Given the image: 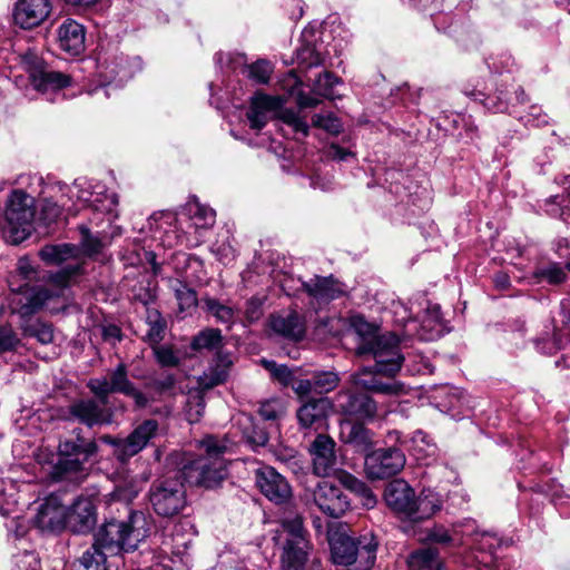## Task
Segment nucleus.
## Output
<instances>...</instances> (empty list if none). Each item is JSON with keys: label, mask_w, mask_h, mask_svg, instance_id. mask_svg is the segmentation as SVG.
I'll return each mask as SVG.
<instances>
[{"label": "nucleus", "mask_w": 570, "mask_h": 570, "mask_svg": "<svg viewBox=\"0 0 570 570\" xmlns=\"http://www.w3.org/2000/svg\"><path fill=\"white\" fill-rule=\"evenodd\" d=\"M80 271L79 263H71L50 276L52 289L45 286L29 287L28 282L37 277V271L28 257H21L18 261L17 272L8 279L11 292L18 294L13 299L17 305L14 311L22 317L37 313L49 301L60 297L70 285L71 278L80 274Z\"/></svg>", "instance_id": "nucleus-1"}, {"label": "nucleus", "mask_w": 570, "mask_h": 570, "mask_svg": "<svg viewBox=\"0 0 570 570\" xmlns=\"http://www.w3.org/2000/svg\"><path fill=\"white\" fill-rule=\"evenodd\" d=\"M205 455L184 466L185 478L197 485L212 489L218 487L227 475L224 454L230 452L233 443L226 438L206 436L200 441Z\"/></svg>", "instance_id": "nucleus-2"}, {"label": "nucleus", "mask_w": 570, "mask_h": 570, "mask_svg": "<svg viewBox=\"0 0 570 570\" xmlns=\"http://www.w3.org/2000/svg\"><path fill=\"white\" fill-rule=\"evenodd\" d=\"M149 531L148 518L136 511L129 514L128 521H107L96 534L95 542L111 553L128 552L135 550Z\"/></svg>", "instance_id": "nucleus-3"}, {"label": "nucleus", "mask_w": 570, "mask_h": 570, "mask_svg": "<svg viewBox=\"0 0 570 570\" xmlns=\"http://www.w3.org/2000/svg\"><path fill=\"white\" fill-rule=\"evenodd\" d=\"M355 328L363 336L362 343L357 347L358 353L373 356L376 374L394 376L401 370L404 361L400 354L397 336L391 332L372 334L373 328L366 322L355 324Z\"/></svg>", "instance_id": "nucleus-4"}, {"label": "nucleus", "mask_w": 570, "mask_h": 570, "mask_svg": "<svg viewBox=\"0 0 570 570\" xmlns=\"http://www.w3.org/2000/svg\"><path fill=\"white\" fill-rule=\"evenodd\" d=\"M35 198L14 189L6 202L3 234L8 243L18 245L33 232Z\"/></svg>", "instance_id": "nucleus-5"}, {"label": "nucleus", "mask_w": 570, "mask_h": 570, "mask_svg": "<svg viewBox=\"0 0 570 570\" xmlns=\"http://www.w3.org/2000/svg\"><path fill=\"white\" fill-rule=\"evenodd\" d=\"M80 432V429H76L73 431L75 439L59 443V460L52 466V479L60 481L77 476L83 471L88 460L97 453V443L85 440Z\"/></svg>", "instance_id": "nucleus-6"}, {"label": "nucleus", "mask_w": 570, "mask_h": 570, "mask_svg": "<svg viewBox=\"0 0 570 570\" xmlns=\"http://www.w3.org/2000/svg\"><path fill=\"white\" fill-rule=\"evenodd\" d=\"M333 561L337 564H351L361 559L368 570L375 562L377 541L372 533L354 539L344 533H335L330 539Z\"/></svg>", "instance_id": "nucleus-7"}, {"label": "nucleus", "mask_w": 570, "mask_h": 570, "mask_svg": "<svg viewBox=\"0 0 570 570\" xmlns=\"http://www.w3.org/2000/svg\"><path fill=\"white\" fill-rule=\"evenodd\" d=\"M149 501L154 511L164 518L174 517L186 507V491L177 478L158 480L149 490Z\"/></svg>", "instance_id": "nucleus-8"}, {"label": "nucleus", "mask_w": 570, "mask_h": 570, "mask_svg": "<svg viewBox=\"0 0 570 570\" xmlns=\"http://www.w3.org/2000/svg\"><path fill=\"white\" fill-rule=\"evenodd\" d=\"M76 197L78 203L92 207L95 210L104 212L117 216L116 208L118 197L115 193H108L104 185L77 179L72 186L68 187V200Z\"/></svg>", "instance_id": "nucleus-9"}, {"label": "nucleus", "mask_w": 570, "mask_h": 570, "mask_svg": "<svg viewBox=\"0 0 570 570\" xmlns=\"http://www.w3.org/2000/svg\"><path fill=\"white\" fill-rule=\"evenodd\" d=\"M405 465V455L397 448L379 449L365 456L364 469L368 479L382 480L397 474Z\"/></svg>", "instance_id": "nucleus-10"}, {"label": "nucleus", "mask_w": 570, "mask_h": 570, "mask_svg": "<svg viewBox=\"0 0 570 570\" xmlns=\"http://www.w3.org/2000/svg\"><path fill=\"white\" fill-rule=\"evenodd\" d=\"M188 212V229L184 234L177 236V243L187 247H196L203 243V234L212 228L216 222V213L214 209L198 202L187 204Z\"/></svg>", "instance_id": "nucleus-11"}, {"label": "nucleus", "mask_w": 570, "mask_h": 570, "mask_svg": "<svg viewBox=\"0 0 570 570\" xmlns=\"http://www.w3.org/2000/svg\"><path fill=\"white\" fill-rule=\"evenodd\" d=\"M333 404L327 397H311L302 402L296 411L301 430L309 432L323 431L328 425Z\"/></svg>", "instance_id": "nucleus-12"}, {"label": "nucleus", "mask_w": 570, "mask_h": 570, "mask_svg": "<svg viewBox=\"0 0 570 570\" xmlns=\"http://www.w3.org/2000/svg\"><path fill=\"white\" fill-rule=\"evenodd\" d=\"M312 499L320 511L331 518H341L350 509V500L341 488L328 481L317 483Z\"/></svg>", "instance_id": "nucleus-13"}, {"label": "nucleus", "mask_w": 570, "mask_h": 570, "mask_svg": "<svg viewBox=\"0 0 570 570\" xmlns=\"http://www.w3.org/2000/svg\"><path fill=\"white\" fill-rule=\"evenodd\" d=\"M52 9V0H17L12 11L13 22L23 30H31L41 26Z\"/></svg>", "instance_id": "nucleus-14"}, {"label": "nucleus", "mask_w": 570, "mask_h": 570, "mask_svg": "<svg viewBox=\"0 0 570 570\" xmlns=\"http://www.w3.org/2000/svg\"><path fill=\"white\" fill-rule=\"evenodd\" d=\"M255 482L261 492L276 504L285 503L292 497V488L286 479L272 466L255 471Z\"/></svg>", "instance_id": "nucleus-15"}, {"label": "nucleus", "mask_w": 570, "mask_h": 570, "mask_svg": "<svg viewBox=\"0 0 570 570\" xmlns=\"http://www.w3.org/2000/svg\"><path fill=\"white\" fill-rule=\"evenodd\" d=\"M313 473L325 478L337 470L335 442L328 435L320 433L309 446Z\"/></svg>", "instance_id": "nucleus-16"}, {"label": "nucleus", "mask_w": 570, "mask_h": 570, "mask_svg": "<svg viewBox=\"0 0 570 570\" xmlns=\"http://www.w3.org/2000/svg\"><path fill=\"white\" fill-rule=\"evenodd\" d=\"M106 405L99 400L80 399L70 404L69 413L75 420L88 428L110 424L112 412Z\"/></svg>", "instance_id": "nucleus-17"}, {"label": "nucleus", "mask_w": 570, "mask_h": 570, "mask_svg": "<svg viewBox=\"0 0 570 570\" xmlns=\"http://www.w3.org/2000/svg\"><path fill=\"white\" fill-rule=\"evenodd\" d=\"M33 524L41 531L59 532L66 528V507L58 495H49L38 507Z\"/></svg>", "instance_id": "nucleus-18"}, {"label": "nucleus", "mask_w": 570, "mask_h": 570, "mask_svg": "<svg viewBox=\"0 0 570 570\" xmlns=\"http://www.w3.org/2000/svg\"><path fill=\"white\" fill-rule=\"evenodd\" d=\"M341 411L348 417L357 421L372 420L376 415L375 401L366 393L344 391L337 394Z\"/></svg>", "instance_id": "nucleus-19"}, {"label": "nucleus", "mask_w": 570, "mask_h": 570, "mask_svg": "<svg viewBox=\"0 0 570 570\" xmlns=\"http://www.w3.org/2000/svg\"><path fill=\"white\" fill-rule=\"evenodd\" d=\"M96 524V509L89 498H78L70 508H66V528L75 533H86Z\"/></svg>", "instance_id": "nucleus-20"}, {"label": "nucleus", "mask_w": 570, "mask_h": 570, "mask_svg": "<svg viewBox=\"0 0 570 570\" xmlns=\"http://www.w3.org/2000/svg\"><path fill=\"white\" fill-rule=\"evenodd\" d=\"M59 48L69 56L77 57L86 49V29L73 19H66L57 29Z\"/></svg>", "instance_id": "nucleus-21"}, {"label": "nucleus", "mask_w": 570, "mask_h": 570, "mask_svg": "<svg viewBox=\"0 0 570 570\" xmlns=\"http://www.w3.org/2000/svg\"><path fill=\"white\" fill-rule=\"evenodd\" d=\"M158 430L159 424L156 420L142 421L119 443L121 454L126 456V460L138 454L156 438Z\"/></svg>", "instance_id": "nucleus-22"}, {"label": "nucleus", "mask_w": 570, "mask_h": 570, "mask_svg": "<svg viewBox=\"0 0 570 570\" xmlns=\"http://www.w3.org/2000/svg\"><path fill=\"white\" fill-rule=\"evenodd\" d=\"M414 490L402 479L391 481L384 490L386 504L396 513L410 518L414 502Z\"/></svg>", "instance_id": "nucleus-23"}, {"label": "nucleus", "mask_w": 570, "mask_h": 570, "mask_svg": "<svg viewBox=\"0 0 570 570\" xmlns=\"http://www.w3.org/2000/svg\"><path fill=\"white\" fill-rule=\"evenodd\" d=\"M282 99L262 94L255 95L250 100L247 119L252 129L261 130L274 114L281 108Z\"/></svg>", "instance_id": "nucleus-24"}, {"label": "nucleus", "mask_w": 570, "mask_h": 570, "mask_svg": "<svg viewBox=\"0 0 570 570\" xmlns=\"http://www.w3.org/2000/svg\"><path fill=\"white\" fill-rule=\"evenodd\" d=\"M272 331L289 341H299L305 335L304 320L293 311L272 315L269 318Z\"/></svg>", "instance_id": "nucleus-25"}, {"label": "nucleus", "mask_w": 570, "mask_h": 570, "mask_svg": "<svg viewBox=\"0 0 570 570\" xmlns=\"http://www.w3.org/2000/svg\"><path fill=\"white\" fill-rule=\"evenodd\" d=\"M303 287L305 292L318 303H327L340 297L344 293L342 284L335 281L332 276H314L313 278L304 282Z\"/></svg>", "instance_id": "nucleus-26"}, {"label": "nucleus", "mask_w": 570, "mask_h": 570, "mask_svg": "<svg viewBox=\"0 0 570 570\" xmlns=\"http://www.w3.org/2000/svg\"><path fill=\"white\" fill-rule=\"evenodd\" d=\"M442 497L434 490L423 489L417 497L414 495L413 509L409 520L423 521L433 517L442 509Z\"/></svg>", "instance_id": "nucleus-27"}, {"label": "nucleus", "mask_w": 570, "mask_h": 570, "mask_svg": "<svg viewBox=\"0 0 570 570\" xmlns=\"http://www.w3.org/2000/svg\"><path fill=\"white\" fill-rule=\"evenodd\" d=\"M33 88L42 94H58L71 85V78L60 71L39 69L30 75Z\"/></svg>", "instance_id": "nucleus-28"}, {"label": "nucleus", "mask_w": 570, "mask_h": 570, "mask_svg": "<svg viewBox=\"0 0 570 570\" xmlns=\"http://www.w3.org/2000/svg\"><path fill=\"white\" fill-rule=\"evenodd\" d=\"M341 434L344 443L353 445L361 452L367 451L373 444L371 431L360 423H343Z\"/></svg>", "instance_id": "nucleus-29"}, {"label": "nucleus", "mask_w": 570, "mask_h": 570, "mask_svg": "<svg viewBox=\"0 0 570 570\" xmlns=\"http://www.w3.org/2000/svg\"><path fill=\"white\" fill-rule=\"evenodd\" d=\"M355 384L364 390L390 396H400L409 392L404 383L395 380L384 382L376 375L370 379L357 377Z\"/></svg>", "instance_id": "nucleus-30"}, {"label": "nucleus", "mask_w": 570, "mask_h": 570, "mask_svg": "<svg viewBox=\"0 0 570 570\" xmlns=\"http://www.w3.org/2000/svg\"><path fill=\"white\" fill-rule=\"evenodd\" d=\"M308 544L284 543L281 556L282 570H304Z\"/></svg>", "instance_id": "nucleus-31"}, {"label": "nucleus", "mask_w": 570, "mask_h": 570, "mask_svg": "<svg viewBox=\"0 0 570 570\" xmlns=\"http://www.w3.org/2000/svg\"><path fill=\"white\" fill-rule=\"evenodd\" d=\"M79 248L72 244L47 245L41 248L39 255L49 265H60L69 259L77 258Z\"/></svg>", "instance_id": "nucleus-32"}, {"label": "nucleus", "mask_w": 570, "mask_h": 570, "mask_svg": "<svg viewBox=\"0 0 570 570\" xmlns=\"http://www.w3.org/2000/svg\"><path fill=\"white\" fill-rule=\"evenodd\" d=\"M336 478L343 487L361 498L364 507L371 509L376 504V497L362 480L346 471H340Z\"/></svg>", "instance_id": "nucleus-33"}, {"label": "nucleus", "mask_w": 570, "mask_h": 570, "mask_svg": "<svg viewBox=\"0 0 570 570\" xmlns=\"http://www.w3.org/2000/svg\"><path fill=\"white\" fill-rule=\"evenodd\" d=\"M336 478L343 487L361 498L364 507L371 509L376 504V497L362 480L346 471H340Z\"/></svg>", "instance_id": "nucleus-34"}, {"label": "nucleus", "mask_w": 570, "mask_h": 570, "mask_svg": "<svg viewBox=\"0 0 570 570\" xmlns=\"http://www.w3.org/2000/svg\"><path fill=\"white\" fill-rule=\"evenodd\" d=\"M410 570H441L438 552L431 548H423L412 552L407 559Z\"/></svg>", "instance_id": "nucleus-35"}, {"label": "nucleus", "mask_w": 570, "mask_h": 570, "mask_svg": "<svg viewBox=\"0 0 570 570\" xmlns=\"http://www.w3.org/2000/svg\"><path fill=\"white\" fill-rule=\"evenodd\" d=\"M422 333L420 334L423 340H434L442 333V315L438 305L428 308L425 316L422 321Z\"/></svg>", "instance_id": "nucleus-36"}, {"label": "nucleus", "mask_w": 570, "mask_h": 570, "mask_svg": "<svg viewBox=\"0 0 570 570\" xmlns=\"http://www.w3.org/2000/svg\"><path fill=\"white\" fill-rule=\"evenodd\" d=\"M282 529L283 533L286 534L285 543L308 544L303 519L299 515L284 519L282 521Z\"/></svg>", "instance_id": "nucleus-37"}, {"label": "nucleus", "mask_w": 570, "mask_h": 570, "mask_svg": "<svg viewBox=\"0 0 570 570\" xmlns=\"http://www.w3.org/2000/svg\"><path fill=\"white\" fill-rule=\"evenodd\" d=\"M295 60L301 72L309 68L317 67L323 59L314 45L303 43L295 51Z\"/></svg>", "instance_id": "nucleus-38"}, {"label": "nucleus", "mask_w": 570, "mask_h": 570, "mask_svg": "<svg viewBox=\"0 0 570 570\" xmlns=\"http://www.w3.org/2000/svg\"><path fill=\"white\" fill-rule=\"evenodd\" d=\"M96 542L79 559L81 570H107L106 554Z\"/></svg>", "instance_id": "nucleus-39"}, {"label": "nucleus", "mask_w": 570, "mask_h": 570, "mask_svg": "<svg viewBox=\"0 0 570 570\" xmlns=\"http://www.w3.org/2000/svg\"><path fill=\"white\" fill-rule=\"evenodd\" d=\"M190 540L186 539L181 534V527L175 525L174 531L170 535H166L161 542V549L165 553H171L174 556H183L189 548Z\"/></svg>", "instance_id": "nucleus-40"}, {"label": "nucleus", "mask_w": 570, "mask_h": 570, "mask_svg": "<svg viewBox=\"0 0 570 570\" xmlns=\"http://www.w3.org/2000/svg\"><path fill=\"white\" fill-rule=\"evenodd\" d=\"M222 344V333L217 328H206L198 333L191 342L193 350H215Z\"/></svg>", "instance_id": "nucleus-41"}, {"label": "nucleus", "mask_w": 570, "mask_h": 570, "mask_svg": "<svg viewBox=\"0 0 570 570\" xmlns=\"http://www.w3.org/2000/svg\"><path fill=\"white\" fill-rule=\"evenodd\" d=\"M108 377L114 393H122L126 395L134 386V383L128 379L127 366L124 363H119L111 370L108 373Z\"/></svg>", "instance_id": "nucleus-42"}, {"label": "nucleus", "mask_w": 570, "mask_h": 570, "mask_svg": "<svg viewBox=\"0 0 570 570\" xmlns=\"http://www.w3.org/2000/svg\"><path fill=\"white\" fill-rule=\"evenodd\" d=\"M205 308L223 324H233L235 321V309L224 305L215 298L207 297L204 299Z\"/></svg>", "instance_id": "nucleus-43"}, {"label": "nucleus", "mask_w": 570, "mask_h": 570, "mask_svg": "<svg viewBox=\"0 0 570 570\" xmlns=\"http://www.w3.org/2000/svg\"><path fill=\"white\" fill-rule=\"evenodd\" d=\"M147 324L149 326L146 332V338L151 344H158L164 338L165 322L158 311L151 309L147 312Z\"/></svg>", "instance_id": "nucleus-44"}, {"label": "nucleus", "mask_w": 570, "mask_h": 570, "mask_svg": "<svg viewBox=\"0 0 570 570\" xmlns=\"http://www.w3.org/2000/svg\"><path fill=\"white\" fill-rule=\"evenodd\" d=\"M538 282L546 281L551 285H558L566 281L567 274L559 264L551 263L547 266L539 267L534 272Z\"/></svg>", "instance_id": "nucleus-45"}, {"label": "nucleus", "mask_w": 570, "mask_h": 570, "mask_svg": "<svg viewBox=\"0 0 570 570\" xmlns=\"http://www.w3.org/2000/svg\"><path fill=\"white\" fill-rule=\"evenodd\" d=\"M338 82L340 79L336 76H334L332 72L325 71L316 79H314L312 88L316 95L333 99L334 87Z\"/></svg>", "instance_id": "nucleus-46"}, {"label": "nucleus", "mask_w": 570, "mask_h": 570, "mask_svg": "<svg viewBox=\"0 0 570 570\" xmlns=\"http://www.w3.org/2000/svg\"><path fill=\"white\" fill-rule=\"evenodd\" d=\"M175 296L178 302L180 312H190L197 306L196 292L183 283H178L175 287Z\"/></svg>", "instance_id": "nucleus-47"}, {"label": "nucleus", "mask_w": 570, "mask_h": 570, "mask_svg": "<svg viewBox=\"0 0 570 570\" xmlns=\"http://www.w3.org/2000/svg\"><path fill=\"white\" fill-rule=\"evenodd\" d=\"M80 246L81 250L87 256H95L99 254L105 247L104 242L98 235H92L86 226L80 227Z\"/></svg>", "instance_id": "nucleus-48"}, {"label": "nucleus", "mask_w": 570, "mask_h": 570, "mask_svg": "<svg viewBox=\"0 0 570 570\" xmlns=\"http://www.w3.org/2000/svg\"><path fill=\"white\" fill-rule=\"evenodd\" d=\"M312 379L315 386V393L317 394L333 391L340 382L337 374L334 372H318L315 373Z\"/></svg>", "instance_id": "nucleus-49"}, {"label": "nucleus", "mask_w": 570, "mask_h": 570, "mask_svg": "<svg viewBox=\"0 0 570 570\" xmlns=\"http://www.w3.org/2000/svg\"><path fill=\"white\" fill-rule=\"evenodd\" d=\"M312 124L313 126L322 128L332 135H338L342 130V124L340 119L333 114H316L312 117Z\"/></svg>", "instance_id": "nucleus-50"}, {"label": "nucleus", "mask_w": 570, "mask_h": 570, "mask_svg": "<svg viewBox=\"0 0 570 570\" xmlns=\"http://www.w3.org/2000/svg\"><path fill=\"white\" fill-rule=\"evenodd\" d=\"M273 71L272 65L266 60H258L248 68V77L256 83H267Z\"/></svg>", "instance_id": "nucleus-51"}, {"label": "nucleus", "mask_w": 570, "mask_h": 570, "mask_svg": "<svg viewBox=\"0 0 570 570\" xmlns=\"http://www.w3.org/2000/svg\"><path fill=\"white\" fill-rule=\"evenodd\" d=\"M88 389L98 397V400L107 404L108 395L112 392L109 377H95L89 380Z\"/></svg>", "instance_id": "nucleus-52"}, {"label": "nucleus", "mask_w": 570, "mask_h": 570, "mask_svg": "<svg viewBox=\"0 0 570 570\" xmlns=\"http://www.w3.org/2000/svg\"><path fill=\"white\" fill-rule=\"evenodd\" d=\"M68 199H60V203L52 202L51 199H45L41 207V218L50 224L55 222L60 215L63 207L68 206Z\"/></svg>", "instance_id": "nucleus-53"}, {"label": "nucleus", "mask_w": 570, "mask_h": 570, "mask_svg": "<svg viewBox=\"0 0 570 570\" xmlns=\"http://www.w3.org/2000/svg\"><path fill=\"white\" fill-rule=\"evenodd\" d=\"M258 413L266 421H275L284 414V406L279 400L265 401L261 404Z\"/></svg>", "instance_id": "nucleus-54"}, {"label": "nucleus", "mask_w": 570, "mask_h": 570, "mask_svg": "<svg viewBox=\"0 0 570 570\" xmlns=\"http://www.w3.org/2000/svg\"><path fill=\"white\" fill-rule=\"evenodd\" d=\"M176 376L166 374L161 377L154 379L148 386L159 394H174L176 387Z\"/></svg>", "instance_id": "nucleus-55"}, {"label": "nucleus", "mask_w": 570, "mask_h": 570, "mask_svg": "<svg viewBox=\"0 0 570 570\" xmlns=\"http://www.w3.org/2000/svg\"><path fill=\"white\" fill-rule=\"evenodd\" d=\"M19 342L17 334L10 325L0 326V353L14 350Z\"/></svg>", "instance_id": "nucleus-56"}, {"label": "nucleus", "mask_w": 570, "mask_h": 570, "mask_svg": "<svg viewBox=\"0 0 570 570\" xmlns=\"http://www.w3.org/2000/svg\"><path fill=\"white\" fill-rule=\"evenodd\" d=\"M204 412V400L199 394L190 395L186 405V416L190 423L197 422Z\"/></svg>", "instance_id": "nucleus-57"}, {"label": "nucleus", "mask_w": 570, "mask_h": 570, "mask_svg": "<svg viewBox=\"0 0 570 570\" xmlns=\"http://www.w3.org/2000/svg\"><path fill=\"white\" fill-rule=\"evenodd\" d=\"M29 333L36 337L41 344H49L53 341L52 326L46 323L38 322L30 326Z\"/></svg>", "instance_id": "nucleus-58"}, {"label": "nucleus", "mask_w": 570, "mask_h": 570, "mask_svg": "<svg viewBox=\"0 0 570 570\" xmlns=\"http://www.w3.org/2000/svg\"><path fill=\"white\" fill-rule=\"evenodd\" d=\"M154 353L157 362L165 367L177 366L179 364V357L168 346H160L154 348Z\"/></svg>", "instance_id": "nucleus-59"}, {"label": "nucleus", "mask_w": 570, "mask_h": 570, "mask_svg": "<svg viewBox=\"0 0 570 570\" xmlns=\"http://www.w3.org/2000/svg\"><path fill=\"white\" fill-rule=\"evenodd\" d=\"M16 564L19 570H39L40 568L39 558L32 551H24L16 556Z\"/></svg>", "instance_id": "nucleus-60"}, {"label": "nucleus", "mask_w": 570, "mask_h": 570, "mask_svg": "<svg viewBox=\"0 0 570 570\" xmlns=\"http://www.w3.org/2000/svg\"><path fill=\"white\" fill-rule=\"evenodd\" d=\"M98 62L101 69H104V75L107 80H114L117 77L122 80L127 75L124 72L121 66L119 63L109 65L106 58L101 56L98 57Z\"/></svg>", "instance_id": "nucleus-61"}, {"label": "nucleus", "mask_w": 570, "mask_h": 570, "mask_svg": "<svg viewBox=\"0 0 570 570\" xmlns=\"http://www.w3.org/2000/svg\"><path fill=\"white\" fill-rule=\"evenodd\" d=\"M284 120L286 124L292 126L295 132H301L304 137L308 135L309 127L307 122L298 115L294 112H287L284 115Z\"/></svg>", "instance_id": "nucleus-62"}, {"label": "nucleus", "mask_w": 570, "mask_h": 570, "mask_svg": "<svg viewBox=\"0 0 570 570\" xmlns=\"http://www.w3.org/2000/svg\"><path fill=\"white\" fill-rule=\"evenodd\" d=\"M262 305L263 302L257 297H252L250 299L247 301L245 315L249 322H255L262 316Z\"/></svg>", "instance_id": "nucleus-63"}, {"label": "nucleus", "mask_w": 570, "mask_h": 570, "mask_svg": "<svg viewBox=\"0 0 570 570\" xmlns=\"http://www.w3.org/2000/svg\"><path fill=\"white\" fill-rule=\"evenodd\" d=\"M313 383V379L298 380L293 384V390L301 397L307 396L311 393H315V386Z\"/></svg>", "instance_id": "nucleus-64"}]
</instances>
